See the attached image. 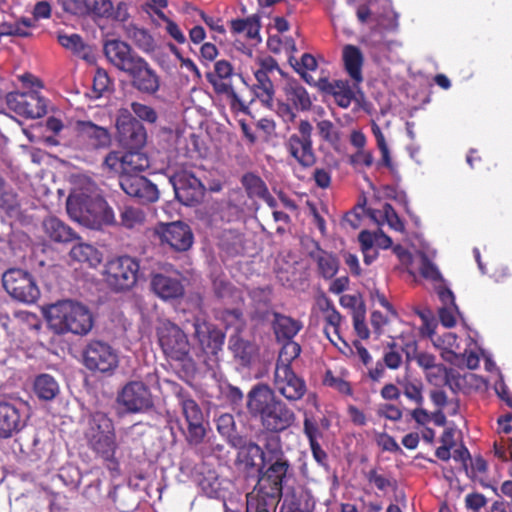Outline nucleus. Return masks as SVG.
I'll list each match as a JSON object with an SVG mask.
<instances>
[{
  "label": "nucleus",
  "instance_id": "27",
  "mask_svg": "<svg viewBox=\"0 0 512 512\" xmlns=\"http://www.w3.org/2000/svg\"><path fill=\"white\" fill-rule=\"evenodd\" d=\"M282 496L280 512H314L315 499L305 487H288Z\"/></svg>",
  "mask_w": 512,
  "mask_h": 512
},
{
  "label": "nucleus",
  "instance_id": "61",
  "mask_svg": "<svg viewBox=\"0 0 512 512\" xmlns=\"http://www.w3.org/2000/svg\"><path fill=\"white\" fill-rule=\"evenodd\" d=\"M403 394L418 406H422L424 403L421 383H414L411 381L405 382L403 384Z\"/></svg>",
  "mask_w": 512,
  "mask_h": 512
},
{
  "label": "nucleus",
  "instance_id": "20",
  "mask_svg": "<svg viewBox=\"0 0 512 512\" xmlns=\"http://www.w3.org/2000/svg\"><path fill=\"white\" fill-rule=\"evenodd\" d=\"M121 189L141 204L156 202L159 198L157 186L141 174L121 175L119 179Z\"/></svg>",
  "mask_w": 512,
  "mask_h": 512
},
{
  "label": "nucleus",
  "instance_id": "60",
  "mask_svg": "<svg viewBox=\"0 0 512 512\" xmlns=\"http://www.w3.org/2000/svg\"><path fill=\"white\" fill-rule=\"evenodd\" d=\"M0 206L7 212L14 211L19 207L17 193L11 188H6L5 183L0 190Z\"/></svg>",
  "mask_w": 512,
  "mask_h": 512
},
{
  "label": "nucleus",
  "instance_id": "7",
  "mask_svg": "<svg viewBox=\"0 0 512 512\" xmlns=\"http://www.w3.org/2000/svg\"><path fill=\"white\" fill-rule=\"evenodd\" d=\"M312 134V124L307 119H302L298 122L295 132L284 141L287 154L303 169L311 168L317 162Z\"/></svg>",
  "mask_w": 512,
  "mask_h": 512
},
{
  "label": "nucleus",
  "instance_id": "13",
  "mask_svg": "<svg viewBox=\"0 0 512 512\" xmlns=\"http://www.w3.org/2000/svg\"><path fill=\"white\" fill-rule=\"evenodd\" d=\"M28 416L19 398L0 395V439H9L23 430Z\"/></svg>",
  "mask_w": 512,
  "mask_h": 512
},
{
  "label": "nucleus",
  "instance_id": "57",
  "mask_svg": "<svg viewBox=\"0 0 512 512\" xmlns=\"http://www.w3.org/2000/svg\"><path fill=\"white\" fill-rule=\"evenodd\" d=\"M317 131L319 136L329 144H336L339 141V134L334 124L330 120H321L317 123Z\"/></svg>",
  "mask_w": 512,
  "mask_h": 512
},
{
  "label": "nucleus",
  "instance_id": "4",
  "mask_svg": "<svg viewBox=\"0 0 512 512\" xmlns=\"http://www.w3.org/2000/svg\"><path fill=\"white\" fill-rule=\"evenodd\" d=\"M47 320L57 334L87 335L94 325L89 308L79 302L63 300L47 310Z\"/></svg>",
  "mask_w": 512,
  "mask_h": 512
},
{
  "label": "nucleus",
  "instance_id": "55",
  "mask_svg": "<svg viewBox=\"0 0 512 512\" xmlns=\"http://www.w3.org/2000/svg\"><path fill=\"white\" fill-rule=\"evenodd\" d=\"M323 383L324 385L335 389L343 395L351 396L353 394L351 384L341 377L334 376L330 370L325 373Z\"/></svg>",
  "mask_w": 512,
  "mask_h": 512
},
{
  "label": "nucleus",
  "instance_id": "1",
  "mask_svg": "<svg viewBox=\"0 0 512 512\" xmlns=\"http://www.w3.org/2000/svg\"><path fill=\"white\" fill-rule=\"evenodd\" d=\"M258 481L246 495V512H276L283 490L290 487L294 470L288 458L261 462Z\"/></svg>",
  "mask_w": 512,
  "mask_h": 512
},
{
  "label": "nucleus",
  "instance_id": "6",
  "mask_svg": "<svg viewBox=\"0 0 512 512\" xmlns=\"http://www.w3.org/2000/svg\"><path fill=\"white\" fill-rule=\"evenodd\" d=\"M66 209L72 219L86 226L94 227L113 220V211L103 198L84 193L70 194Z\"/></svg>",
  "mask_w": 512,
  "mask_h": 512
},
{
  "label": "nucleus",
  "instance_id": "52",
  "mask_svg": "<svg viewBox=\"0 0 512 512\" xmlns=\"http://www.w3.org/2000/svg\"><path fill=\"white\" fill-rule=\"evenodd\" d=\"M199 487L209 498H219L221 495V483L214 473H209L199 480Z\"/></svg>",
  "mask_w": 512,
  "mask_h": 512
},
{
  "label": "nucleus",
  "instance_id": "29",
  "mask_svg": "<svg viewBox=\"0 0 512 512\" xmlns=\"http://www.w3.org/2000/svg\"><path fill=\"white\" fill-rule=\"evenodd\" d=\"M151 290L163 300H173L184 295V286L178 278L157 273L152 275L150 281Z\"/></svg>",
  "mask_w": 512,
  "mask_h": 512
},
{
  "label": "nucleus",
  "instance_id": "59",
  "mask_svg": "<svg viewBox=\"0 0 512 512\" xmlns=\"http://www.w3.org/2000/svg\"><path fill=\"white\" fill-rule=\"evenodd\" d=\"M381 213L391 229L398 232H404L405 225L391 204L385 203Z\"/></svg>",
  "mask_w": 512,
  "mask_h": 512
},
{
  "label": "nucleus",
  "instance_id": "37",
  "mask_svg": "<svg viewBox=\"0 0 512 512\" xmlns=\"http://www.w3.org/2000/svg\"><path fill=\"white\" fill-rule=\"evenodd\" d=\"M216 428L219 434L234 448H242L245 440L236 431L234 416L230 413L221 414L216 419Z\"/></svg>",
  "mask_w": 512,
  "mask_h": 512
},
{
  "label": "nucleus",
  "instance_id": "19",
  "mask_svg": "<svg viewBox=\"0 0 512 512\" xmlns=\"http://www.w3.org/2000/svg\"><path fill=\"white\" fill-rule=\"evenodd\" d=\"M77 141L87 150H102L111 146L112 136L108 128L90 120H78L74 125Z\"/></svg>",
  "mask_w": 512,
  "mask_h": 512
},
{
  "label": "nucleus",
  "instance_id": "48",
  "mask_svg": "<svg viewBox=\"0 0 512 512\" xmlns=\"http://www.w3.org/2000/svg\"><path fill=\"white\" fill-rule=\"evenodd\" d=\"M241 184L251 199L260 198L268 190L262 178L254 173L244 174L241 178Z\"/></svg>",
  "mask_w": 512,
  "mask_h": 512
},
{
  "label": "nucleus",
  "instance_id": "14",
  "mask_svg": "<svg viewBox=\"0 0 512 512\" xmlns=\"http://www.w3.org/2000/svg\"><path fill=\"white\" fill-rule=\"evenodd\" d=\"M117 141L124 149H142L147 141L144 125L126 108H121L116 117Z\"/></svg>",
  "mask_w": 512,
  "mask_h": 512
},
{
  "label": "nucleus",
  "instance_id": "40",
  "mask_svg": "<svg viewBox=\"0 0 512 512\" xmlns=\"http://www.w3.org/2000/svg\"><path fill=\"white\" fill-rule=\"evenodd\" d=\"M33 28H36L35 19L21 17L14 22L2 23L0 25V35L27 38L32 36Z\"/></svg>",
  "mask_w": 512,
  "mask_h": 512
},
{
  "label": "nucleus",
  "instance_id": "9",
  "mask_svg": "<svg viewBox=\"0 0 512 512\" xmlns=\"http://www.w3.org/2000/svg\"><path fill=\"white\" fill-rule=\"evenodd\" d=\"M176 397L187 424L186 430L183 431L185 440L190 446H198L206 437L203 411L187 391L180 389Z\"/></svg>",
  "mask_w": 512,
  "mask_h": 512
},
{
  "label": "nucleus",
  "instance_id": "5",
  "mask_svg": "<svg viewBox=\"0 0 512 512\" xmlns=\"http://www.w3.org/2000/svg\"><path fill=\"white\" fill-rule=\"evenodd\" d=\"M156 335L163 354L178 362L187 375H193L197 367L190 355L191 346L186 333L175 323L164 320L158 325Z\"/></svg>",
  "mask_w": 512,
  "mask_h": 512
},
{
  "label": "nucleus",
  "instance_id": "26",
  "mask_svg": "<svg viewBox=\"0 0 512 512\" xmlns=\"http://www.w3.org/2000/svg\"><path fill=\"white\" fill-rule=\"evenodd\" d=\"M194 337L198 340L206 354L216 355L221 350L225 335L212 323L203 318H195L193 322Z\"/></svg>",
  "mask_w": 512,
  "mask_h": 512
},
{
  "label": "nucleus",
  "instance_id": "62",
  "mask_svg": "<svg viewBox=\"0 0 512 512\" xmlns=\"http://www.w3.org/2000/svg\"><path fill=\"white\" fill-rule=\"evenodd\" d=\"M187 10L195 11L199 14L201 19L205 22V24L212 30L219 34L224 35L226 33V30L222 24V20L220 18H214L211 16H208L203 10H200L191 4L187 5Z\"/></svg>",
  "mask_w": 512,
  "mask_h": 512
},
{
  "label": "nucleus",
  "instance_id": "49",
  "mask_svg": "<svg viewBox=\"0 0 512 512\" xmlns=\"http://www.w3.org/2000/svg\"><path fill=\"white\" fill-rule=\"evenodd\" d=\"M131 114L140 122L155 124L158 121L157 111L146 104L134 101L130 104Z\"/></svg>",
  "mask_w": 512,
  "mask_h": 512
},
{
  "label": "nucleus",
  "instance_id": "34",
  "mask_svg": "<svg viewBox=\"0 0 512 512\" xmlns=\"http://www.w3.org/2000/svg\"><path fill=\"white\" fill-rule=\"evenodd\" d=\"M229 348L234 357L244 367L249 366L258 355L259 348L253 341L244 339L239 335L231 336L229 339Z\"/></svg>",
  "mask_w": 512,
  "mask_h": 512
},
{
  "label": "nucleus",
  "instance_id": "10",
  "mask_svg": "<svg viewBox=\"0 0 512 512\" xmlns=\"http://www.w3.org/2000/svg\"><path fill=\"white\" fill-rule=\"evenodd\" d=\"M116 402L127 414H143L154 408L152 392L141 380H131L124 384L117 394Z\"/></svg>",
  "mask_w": 512,
  "mask_h": 512
},
{
  "label": "nucleus",
  "instance_id": "15",
  "mask_svg": "<svg viewBox=\"0 0 512 512\" xmlns=\"http://www.w3.org/2000/svg\"><path fill=\"white\" fill-rule=\"evenodd\" d=\"M7 107L26 119L41 118L47 113V100L37 91L10 92L6 96Z\"/></svg>",
  "mask_w": 512,
  "mask_h": 512
},
{
  "label": "nucleus",
  "instance_id": "53",
  "mask_svg": "<svg viewBox=\"0 0 512 512\" xmlns=\"http://www.w3.org/2000/svg\"><path fill=\"white\" fill-rule=\"evenodd\" d=\"M145 221V214L139 208L125 207L121 213V223L124 227L132 229Z\"/></svg>",
  "mask_w": 512,
  "mask_h": 512
},
{
  "label": "nucleus",
  "instance_id": "17",
  "mask_svg": "<svg viewBox=\"0 0 512 512\" xmlns=\"http://www.w3.org/2000/svg\"><path fill=\"white\" fill-rule=\"evenodd\" d=\"M170 181L179 202L186 206H193L201 202L205 187L191 172L186 170L177 171L170 178Z\"/></svg>",
  "mask_w": 512,
  "mask_h": 512
},
{
  "label": "nucleus",
  "instance_id": "31",
  "mask_svg": "<svg viewBox=\"0 0 512 512\" xmlns=\"http://www.w3.org/2000/svg\"><path fill=\"white\" fill-rule=\"evenodd\" d=\"M342 60L344 68L355 86L363 81L362 67L364 62L363 53L359 47L347 44L343 47Z\"/></svg>",
  "mask_w": 512,
  "mask_h": 512
},
{
  "label": "nucleus",
  "instance_id": "43",
  "mask_svg": "<svg viewBox=\"0 0 512 512\" xmlns=\"http://www.w3.org/2000/svg\"><path fill=\"white\" fill-rule=\"evenodd\" d=\"M70 257L81 263H87L91 267H95L101 262V253L92 245L79 243L70 250Z\"/></svg>",
  "mask_w": 512,
  "mask_h": 512
},
{
  "label": "nucleus",
  "instance_id": "22",
  "mask_svg": "<svg viewBox=\"0 0 512 512\" xmlns=\"http://www.w3.org/2000/svg\"><path fill=\"white\" fill-rule=\"evenodd\" d=\"M126 74L131 78L132 87L140 93L154 95L159 91L160 78L143 57H141Z\"/></svg>",
  "mask_w": 512,
  "mask_h": 512
},
{
  "label": "nucleus",
  "instance_id": "16",
  "mask_svg": "<svg viewBox=\"0 0 512 512\" xmlns=\"http://www.w3.org/2000/svg\"><path fill=\"white\" fill-rule=\"evenodd\" d=\"M282 74L277 61L272 57H265L258 61V68L254 71L256 83L252 86L254 95L265 105L270 107L273 103L275 89L273 78Z\"/></svg>",
  "mask_w": 512,
  "mask_h": 512
},
{
  "label": "nucleus",
  "instance_id": "32",
  "mask_svg": "<svg viewBox=\"0 0 512 512\" xmlns=\"http://www.w3.org/2000/svg\"><path fill=\"white\" fill-rule=\"evenodd\" d=\"M284 96L297 111H308L311 109L312 101L306 88L297 80H288L283 87Z\"/></svg>",
  "mask_w": 512,
  "mask_h": 512
},
{
  "label": "nucleus",
  "instance_id": "46",
  "mask_svg": "<svg viewBox=\"0 0 512 512\" xmlns=\"http://www.w3.org/2000/svg\"><path fill=\"white\" fill-rule=\"evenodd\" d=\"M57 40L63 48L70 50L75 55L84 59L87 57L89 47L79 34H58Z\"/></svg>",
  "mask_w": 512,
  "mask_h": 512
},
{
  "label": "nucleus",
  "instance_id": "44",
  "mask_svg": "<svg viewBox=\"0 0 512 512\" xmlns=\"http://www.w3.org/2000/svg\"><path fill=\"white\" fill-rule=\"evenodd\" d=\"M34 392L39 399L50 401L59 393L57 381L49 374H41L34 381Z\"/></svg>",
  "mask_w": 512,
  "mask_h": 512
},
{
  "label": "nucleus",
  "instance_id": "38",
  "mask_svg": "<svg viewBox=\"0 0 512 512\" xmlns=\"http://www.w3.org/2000/svg\"><path fill=\"white\" fill-rule=\"evenodd\" d=\"M404 352L408 361L414 360L425 372L430 369H437L438 372L444 371V364L436 363L435 355L428 352L418 351L415 341L407 343L405 345Z\"/></svg>",
  "mask_w": 512,
  "mask_h": 512
},
{
  "label": "nucleus",
  "instance_id": "23",
  "mask_svg": "<svg viewBox=\"0 0 512 512\" xmlns=\"http://www.w3.org/2000/svg\"><path fill=\"white\" fill-rule=\"evenodd\" d=\"M62 9L78 17L108 19L112 13L111 0H61Z\"/></svg>",
  "mask_w": 512,
  "mask_h": 512
},
{
  "label": "nucleus",
  "instance_id": "2",
  "mask_svg": "<svg viewBox=\"0 0 512 512\" xmlns=\"http://www.w3.org/2000/svg\"><path fill=\"white\" fill-rule=\"evenodd\" d=\"M247 409L264 432L281 433L295 421V413L265 384L254 386L247 396Z\"/></svg>",
  "mask_w": 512,
  "mask_h": 512
},
{
  "label": "nucleus",
  "instance_id": "28",
  "mask_svg": "<svg viewBox=\"0 0 512 512\" xmlns=\"http://www.w3.org/2000/svg\"><path fill=\"white\" fill-rule=\"evenodd\" d=\"M317 87L321 91L331 94L338 106L348 108L355 99V90L358 89L359 85L355 86L354 81L350 85L347 80L330 81L327 78H320L317 81Z\"/></svg>",
  "mask_w": 512,
  "mask_h": 512
},
{
  "label": "nucleus",
  "instance_id": "63",
  "mask_svg": "<svg viewBox=\"0 0 512 512\" xmlns=\"http://www.w3.org/2000/svg\"><path fill=\"white\" fill-rule=\"evenodd\" d=\"M366 479L369 483L374 484L375 487L380 491H386L388 488L393 487L395 484L392 479L379 474L377 469H371L366 474Z\"/></svg>",
  "mask_w": 512,
  "mask_h": 512
},
{
  "label": "nucleus",
  "instance_id": "30",
  "mask_svg": "<svg viewBox=\"0 0 512 512\" xmlns=\"http://www.w3.org/2000/svg\"><path fill=\"white\" fill-rule=\"evenodd\" d=\"M272 329L277 342L293 341V338L303 328L300 320L279 312H273Z\"/></svg>",
  "mask_w": 512,
  "mask_h": 512
},
{
  "label": "nucleus",
  "instance_id": "36",
  "mask_svg": "<svg viewBox=\"0 0 512 512\" xmlns=\"http://www.w3.org/2000/svg\"><path fill=\"white\" fill-rule=\"evenodd\" d=\"M46 235L54 242L67 243L76 238L71 227L56 217H48L43 221Z\"/></svg>",
  "mask_w": 512,
  "mask_h": 512
},
{
  "label": "nucleus",
  "instance_id": "35",
  "mask_svg": "<svg viewBox=\"0 0 512 512\" xmlns=\"http://www.w3.org/2000/svg\"><path fill=\"white\" fill-rule=\"evenodd\" d=\"M279 434L280 433L264 432L262 434V446L254 444V447L260 452L261 462L287 458L283 451Z\"/></svg>",
  "mask_w": 512,
  "mask_h": 512
},
{
  "label": "nucleus",
  "instance_id": "56",
  "mask_svg": "<svg viewBox=\"0 0 512 512\" xmlns=\"http://www.w3.org/2000/svg\"><path fill=\"white\" fill-rule=\"evenodd\" d=\"M112 85V81L108 75V73L101 68H98L93 77V92L95 93V97H101L106 91L110 89Z\"/></svg>",
  "mask_w": 512,
  "mask_h": 512
},
{
  "label": "nucleus",
  "instance_id": "54",
  "mask_svg": "<svg viewBox=\"0 0 512 512\" xmlns=\"http://www.w3.org/2000/svg\"><path fill=\"white\" fill-rule=\"evenodd\" d=\"M303 433L308 439L309 443L318 442L323 437L320 423L313 415H304L303 419Z\"/></svg>",
  "mask_w": 512,
  "mask_h": 512
},
{
  "label": "nucleus",
  "instance_id": "45",
  "mask_svg": "<svg viewBox=\"0 0 512 512\" xmlns=\"http://www.w3.org/2000/svg\"><path fill=\"white\" fill-rule=\"evenodd\" d=\"M125 34L143 51L148 52L154 48V39L146 29L139 28L134 24H128L125 26Z\"/></svg>",
  "mask_w": 512,
  "mask_h": 512
},
{
  "label": "nucleus",
  "instance_id": "18",
  "mask_svg": "<svg viewBox=\"0 0 512 512\" xmlns=\"http://www.w3.org/2000/svg\"><path fill=\"white\" fill-rule=\"evenodd\" d=\"M236 76L237 74L234 73L232 64L224 59L216 61L214 64V72L207 74V79L213 86L215 93L226 95L230 99L232 107L236 104L243 106L233 87V78ZM238 77L244 81L240 74Z\"/></svg>",
  "mask_w": 512,
  "mask_h": 512
},
{
  "label": "nucleus",
  "instance_id": "47",
  "mask_svg": "<svg viewBox=\"0 0 512 512\" xmlns=\"http://www.w3.org/2000/svg\"><path fill=\"white\" fill-rule=\"evenodd\" d=\"M282 343L283 345L279 351L275 369L292 368V362L297 359L301 353V346L297 342L287 341Z\"/></svg>",
  "mask_w": 512,
  "mask_h": 512
},
{
  "label": "nucleus",
  "instance_id": "8",
  "mask_svg": "<svg viewBox=\"0 0 512 512\" xmlns=\"http://www.w3.org/2000/svg\"><path fill=\"white\" fill-rule=\"evenodd\" d=\"M139 269V261L134 257L123 255L113 258L105 265V281L114 291L129 290L137 283Z\"/></svg>",
  "mask_w": 512,
  "mask_h": 512
},
{
  "label": "nucleus",
  "instance_id": "41",
  "mask_svg": "<svg viewBox=\"0 0 512 512\" xmlns=\"http://www.w3.org/2000/svg\"><path fill=\"white\" fill-rule=\"evenodd\" d=\"M260 28V16L258 14H253L247 18L232 19L230 21L231 32L234 34L245 33L248 39L258 38Z\"/></svg>",
  "mask_w": 512,
  "mask_h": 512
},
{
  "label": "nucleus",
  "instance_id": "42",
  "mask_svg": "<svg viewBox=\"0 0 512 512\" xmlns=\"http://www.w3.org/2000/svg\"><path fill=\"white\" fill-rule=\"evenodd\" d=\"M243 242V234L237 230L229 229L222 232L219 240V247L228 256H237L243 253Z\"/></svg>",
  "mask_w": 512,
  "mask_h": 512
},
{
  "label": "nucleus",
  "instance_id": "39",
  "mask_svg": "<svg viewBox=\"0 0 512 512\" xmlns=\"http://www.w3.org/2000/svg\"><path fill=\"white\" fill-rule=\"evenodd\" d=\"M123 175L141 174L149 168L150 161L141 149H126L123 153Z\"/></svg>",
  "mask_w": 512,
  "mask_h": 512
},
{
  "label": "nucleus",
  "instance_id": "33",
  "mask_svg": "<svg viewBox=\"0 0 512 512\" xmlns=\"http://www.w3.org/2000/svg\"><path fill=\"white\" fill-rule=\"evenodd\" d=\"M309 257L317 263L318 273L324 279H332L337 274V257L322 249L318 242H315V248L309 252Z\"/></svg>",
  "mask_w": 512,
  "mask_h": 512
},
{
  "label": "nucleus",
  "instance_id": "3",
  "mask_svg": "<svg viewBox=\"0 0 512 512\" xmlns=\"http://www.w3.org/2000/svg\"><path fill=\"white\" fill-rule=\"evenodd\" d=\"M84 437L88 448L105 463L111 472L119 473L116 458L118 444L112 419L104 412H94L87 419Z\"/></svg>",
  "mask_w": 512,
  "mask_h": 512
},
{
  "label": "nucleus",
  "instance_id": "25",
  "mask_svg": "<svg viewBox=\"0 0 512 512\" xmlns=\"http://www.w3.org/2000/svg\"><path fill=\"white\" fill-rule=\"evenodd\" d=\"M103 52L113 66L125 73L141 58L128 43L120 39L106 40Z\"/></svg>",
  "mask_w": 512,
  "mask_h": 512
},
{
  "label": "nucleus",
  "instance_id": "12",
  "mask_svg": "<svg viewBox=\"0 0 512 512\" xmlns=\"http://www.w3.org/2000/svg\"><path fill=\"white\" fill-rule=\"evenodd\" d=\"M83 364L93 373L112 375L119 365V357L108 343L91 340L83 350Z\"/></svg>",
  "mask_w": 512,
  "mask_h": 512
},
{
  "label": "nucleus",
  "instance_id": "24",
  "mask_svg": "<svg viewBox=\"0 0 512 512\" xmlns=\"http://www.w3.org/2000/svg\"><path fill=\"white\" fill-rule=\"evenodd\" d=\"M156 232L161 241L169 244L175 251H187L193 244V233L190 227L181 221L162 223Z\"/></svg>",
  "mask_w": 512,
  "mask_h": 512
},
{
  "label": "nucleus",
  "instance_id": "58",
  "mask_svg": "<svg viewBox=\"0 0 512 512\" xmlns=\"http://www.w3.org/2000/svg\"><path fill=\"white\" fill-rule=\"evenodd\" d=\"M123 152L110 151L104 158L103 167L110 172L123 175Z\"/></svg>",
  "mask_w": 512,
  "mask_h": 512
},
{
  "label": "nucleus",
  "instance_id": "21",
  "mask_svg": "<svg viewBox=\"0 0 512 512\" xmlns=\"http://www.w3.org/2000/svg\"><path fill=\"white\" fill-rule=\"evenodd\" d=\"M273 385L274 389L290 402L302 399L307 391L304 379L292 368L275 369Z\"/></svg>",
  "mask_w": 512,
  "mask_h": 512
},
{
  "label": "nucleus",
  "instance_id": "50",
  "mask_svg": "<svg viewBox=\"0 0 512 512\" xmlns=\"http://www.w3.org/2000/svg\"><path fill=\"white\" fill-rule=\"evenodd\" d=\"M341 320L342 317L340 313L335 309L333 305L330 307V303H328V308L326 310L325 315L326 325L324 327V332L332 343H334V340L331 338V330L333 334L337 336L338 339H341V336L339 334Z\"/></svg>",
  "mask_w": 512,
  "mask_h": 512
},
{
  "label": "nucleus",
  "instance_id": "11",
  "mask_svg": "<svg viewBox=\"0 0 512 512\" xmlns=\"http://www.w3.org/2000/svg\"><path fill=\"white\" fill-rule=\"evenodd\" d=\"M2 284L5 291L19 302L35 303L40 296L33 275L20 268H11L4 272Z\"/></svg>",
  "mask_w": 512,
  "mask_h": 512
},
{
  "label": "nucleus",
  "instance_id": "64",
  "mask_svg": "<svg viewBox=\"0 0 512 512\" xmlns=\"http://www.w3.org/2000/svg\"><path fill=\"white\" fill-rule=\"evenodd\" d=\"M157 15L166 22V31L167 33L179 44H184L186 42V37L181 31L180 27L176 22L169 19L165 16L162 11H157Z\"/></svg>",
  "mask_w": 512,
  "mask_h": 512
},
{
  "label": "nucleus",
  "instance_id": "51",
  "mask_svg": "<svg viewBox=\"0 0 512 512\" xmlns=\"http://www.w3.org/2000/svg\"><path fill=\"white\" fill-rule=\"evenodd\" d=\"M212 286L216 297L222 300L237 297L239 294L235 286L222 277H216L213 280Z\"/></svg>",
  "mask_w": 512,
  "mask_h": 512
}]
</instances>
